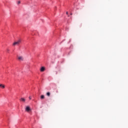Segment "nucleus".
I'll use <instances>...</instances> for the list:
<instances>
[{"label": "nucleus", "mask_w": 128, "mask_h": 128, "mask_svg": "<svg viewBox=\"0 0 128 128\" xmlns=\"http://www.w3.org/2000/svg\"><path fill=\"white\" fill-rule=\"evenodd\" d=\"M22 44V39H18V40L14 42L12 44V46H20Z\"/></svg>", "instance_id": "nucleus-1"}, {"label": "nucleus", "mask_w": 128, "mask_h": 128, "mask_svg": "<svg viewBox=\"0 0 128 128\" xmlns=\"http://www.w3.org/2000/svg\"><path fill=\"white\" fill-rule=\"evenodd\" d=\"M25 110L26 112H30V108L29 106H26V108H25Z\"/></svg>", "instance_id": "nucleus-2"}, {"label": "nucleus", "mask_w": 128, "mask_h": 128, "mask_svg": "<svg viewBox=\"0 0 128 128\" xmlns=\"http://www.w3.org/2000/svg\"><path fill=\"white\" fill-rule=\"evenodd\" d=\"M18 60L20 62H21L22 60H24V57L22 56H18Z\"/></svg>", "instance_id": "nucleus-3"}, {"label": "nucleus", "mask_w": 128, "mask_h": 128, "mask_svg": "<svg viewBox=\"0 0 128 128\" xmlns=\"http://www.w3.org/2000/svg\"><path fill=\"white\" fill-rule=\"evenodd\" d=\"M20 100L21 102H26V99H24V98H21L20 99Z\"/></svg>", "instance_id": "nucleus-4"}, {"label": "nucleus", "mask_w": 128, "mask_h": 128, "mask_svg": "<svg viewBox=\"0 0 128 128\" xmlns=\"http://www.w3.org/2000/svg\"><path fill=\"white\" fill-rule=\"evenodd\" d=\"M0 88H6V86H4V85L2 84H0Z\"/></svg>", "instance_id": "nucleus-5"}, {"label": "nucleus", "mask_w": 128, "mask_h": 128, "mask_svg": "<svg viewBox=\"0 0 128 128\" xmlns=\"http://www.w3.org/2000/svg\"><path fill=\"white\" fill-rule=\"evenodd\" d=\"M44 67H42L41 68H40V72H44Z\"/></svg>", "instance_id": "nucleus-6"}, {"label": "nucleus", "mask_w": 128, "mask_h": 128, "mask_svg": "<svg viewBox=\"0 0 128 128\" xmlns=\"http://www.w3.org/2000/svg\"><path fill=\"white\" fill-rule=\"evenodd\" d=\"M40 99H41V100H44V95H42V96H40Z\"/></svg>", "instance_id": "nucleus-7"}, {"label": "nucleus", "mask_w": 128, "mask_h": 128, "mask_svg": "<svg viewBox=\"0 0 128 128\" xmlns=\"http://www.w3.org/2000/svg\"><path fill=\"white\" fill-rule=\"evenodd\" d=\"M46 96H50V92H48L46 93Z\"/></svg>", "instance_id": "nucleus-8"}, {"label": "nucleus", "mask_w": 128, "mask_h": 128, "mask_svg": "<svg viewBox=\"0 0 128 128\" xmlns=\"http://www.w3.org/2000/svg\"><path fill=\"white\" fill-rule=\"evenodd\" d=\"M20 4V1H18V4Z\"/></svg>", "instance_id": "nucleus-9"}, {"label": "nucleus", "mask_w": 128, "mask_h": 128, "mask_svg": "<svg viewBox=\"0 0 128 128\" xmlns=\"http://www.w3.org/2000/svg\"><path fill=\"white\" fill-rule=\"evenodd\" d=\"M30 100H32V98L30 96L29 97Z\"/></svg>", "instance_id": "nucleus-10"}, {"label": "nucleus", "mask_w": 128, "mask_h": 128, "mask_svg": "<svg viewBox=\"0 0 128 128\" xmlns=\"http://www.w3.org/2000/svg\"><path fill=\"white\" fill-rule=\"evenodd\" d=\"M66 14H68V12H66Z\"/></svg>", "instance_id": "nucleus-11"}, {"label": "nucleus", "mask_w": 128, "mask_h": 128, "mask_svg": "<svg viewBox=\"0 0 128 128\" xmlns=\"http://www.w3.org/2000/svg\"><path fill=\"white\" fill-rule=\"evenodd\" d=\"M72 14L71 13V14H70V15L72 16Z\"/></svg>", "instance_id": "nucleus-12"}]
</instances>
